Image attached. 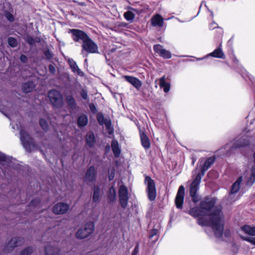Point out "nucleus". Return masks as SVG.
Listing matches in <instances>:
<instances>
[{
  "label": "nucleus",
  "instance_id": "f257e3e1",
  "mask_svg": "<svg viewBox=\"0 0 255 255\" xmlns=\"http://www.w3.org/2000/svg\"><path fill=\"white\" fill-rule=\"evenodd\" d=\"M217 201L215 197H206L202 200L200 203V207L206 213V216L210 217L209 219L205 218H199L197 220V223L201 226L211 227L213 230L215 236L217 238H221L223 236L224 229L225 221L224 214L220 208L214 209L212 213H210L211 210L214 207Z\"/></svg>",
  "mask_w": 255,
  "mask_h": 255
},
{
  "label": "nucleus",
  "instance_id": "f03ea898",
  "mask_svg": "<svg viewBox=\"0 0 255 255\" xmlns=\"http://www.w3.org/2000/svg\"><path fill=\"white\" fill-rule=\"evenodd\" d=\"M20 139L23 146L27 151L30 152L37 148L33 138L24 129H21L20 131Z\"/></svg>",
  "mask_w": 255,
  "mask_h": 255
},
{
  "label": "nucleus",
  "instance_id": "7ed1b4c3",
  "mask_svg": "<svg viewBox=\"0 0 255 255\" xmlns=\"http://www.w3.org/2000/svg\"><path fill=\"white\" fill-rule=\"evenodd\" d=\"M94 223L93 222L89 221L78 229L75 236L78 239H84L91 235L94 233Z\"/></svg>",
  "mask_w": 255,
  "mask_h": 255
},
{
  "label": "nucleus",
  "instance_id": "20e7f679",
  "mask_svg": "<svg viewBox=\"0 0 255 255\" xmlns=\"http://www.w3.org/2000/svg\"><path fill=\"white\" fill-rule=\"evenodd\" d=\"M144 183L147 185L146 192L147 194L148 198L150 201H153L155 199L156 197L155 182L150 177L146 176L144 179Z\"/></svg>",
  "mask_w": 255,
  "mask_h": 255
},
{
  "label": "nucleus",
  "instance_id": "39448f33",
  "mask_svg": "<svg viewBox=\"0 0 255 255\" xmlns=\"http://www.w3.org/2000/svg\"><path fill=\"white\" fill-rule=\"evenodd\" d=\"M201 178L200 175H197L190 186V195L191 197L192 201L195 203L198 202L200 200V197L197 192L199 188V186Z\"/></svg>",
  "mask_w": 255,
  "mask_h": 255
},
{
  "label": "nucleus",
  "instance_id": "423d86ee",
  "mask_svg": "<svg viewBox=\"0 0 255 255\" xmlns=\"http://www.w3.org/2000/svg\"><path fill=\"white\" fill-rule=\"evenodd\" d=\"M48 96L51 104L57 108L61 107L63 104V97L57 90L53 89L50 90Z\"/></svg>",
  "mask_w": 255,
  "mask_h": 255
},
{
  "label": "nucleus",
  "instance_id": "0eeeda50",
  "mask_svg": "<svg viewBox=\"0 0 255 255\" xmlns=\"http://www.w3.org/2000/svg\"><path fill=\"white\" fill-rule=\"evenodd\" d=\"M68 32L71 33V37L75 42H81L83 43L90 37L84 31L78 29H69Z\"/></svg>",
  "mask_w": 255,
  "mask_h": 255
},
{
  "label": "nucleus",
  "instance_id": "6e6552de",
  "mask_svg": "<svg viewBox=\"0 0 255 255\" xmlns=\"http://www.w3.org/2000/svg\"><path fill=\"white\" fill-rule=\"evenodd\" d=\"M119 202L123 209H126L128 204V196L127 187L124 185L120 186L119 191Z\"/></svg>",
  "mask_w": 255,
  "mask_h": 255
},
{
  "label": "nucleus",
  "instance_id": "1a4fd4ad",
  "mask_svg": "<svg viewBox=\"0 0 255 255\" xmlns=\"http://www.w3.org/2000/svg\"><path fill=\"white\" fill-rule=\"evenodd\" d=\"M82 49L89 53H99L97 44L90 37L82 45Z\"/></svg>",
  "mask_w": 255,
  "mask_h": 255
},
{
  "label": "nucleus",
  "instance_id": "9d476101",
  "mask_svg": "<svg viewBox=\"0 0 255 255\" xmlns=\"http://www.w3.org/2000/svg\"><path fill=\"white\" fill-rule=\"evenodd\" d=\"M97 175V173L95 167L94 166H91L85 173L84 181L87 184L93 183L96 180Z\"/></svg>",
  "mask_w": 255,
  "mask_h": 255
},
{
  "label": "nucleus",
  "instance_id": "9b49d317",
  "mask_svg": "<svg viewBox=\"0 0 255 255\" xmlns=\"http://www.w3.org/2000/svg\"><path fill=\"white\" fill-rule=\"evenodd\" d=\"M185 195V188L183 185L179 186L176 194L175 203L178 209L182 208Z\"/></svg>",
  "mask_w": 255,
  "mask_h": 255
},
{
  "label": "nucleus",
  "instance_id": "f8f14e48",
  "mask_svg": "<svg viewBox=\"0 0 255 255\" xmlns=\"http://www.w3.org/2000/svg\"><path fill=\"white\" fill-rule=\"evenodd\" d=\"M153 50L160 57L164 59H170L171 58L170 52L163 48V46L160 44H156L153 46Z\"/></svg>",
  "mask_w": 255,
  "mask_h": 255
},
{
  "label": "nucleus",
  "instance_id": "ddd939ff",
  "mask_svg": "<svg viewBox=\"0 0 255 255\" xmlns=\"http://www.w3.org/2000/svg\"><path fill=\"white\" fill-rule=\"evenodd\" d=\"M250 142L247 136H243L241 138L236 140L234 142L231 149L239 148L242 147L247 146L249 144Z\"/></svg>",
  "mask_w": 255,
  "mask_h": 255
},
{
  "label": "nucleus",
  "instance_id": "4468645a",
  "mask_svg": "<svg viewBox=\"0 0 255 255\" xmlns=\"http://www.w3.org/2000/svg\"><path fill=\"white\" fill-rule=\"evenodd\" d=\"M216 157L215 156L207 158L201 169V172L198 173L197 175H200L201 177H202L205 175V172L214 163Z\"/></svg>",
  "mask_w": 255,
  "mask_h": 255
},
{
  "label": "nucleus",
  "instance_id": "2eb2a0df",
  "mask_svg": "<svg viewBox=\"0 0 255 255\" xmlns=\"http://www.w3.org/2000/svg\"><path fill=\"white\" fill-rule=\"evenodd\" d=\"M67 63L73 73L82 77L84 75V72L80 70L76 61H75L73 59L68 58L67 60Z\"/></svg>",
  "mask_w": 255,
  "mask_h": 255
},
{
  "label": "nucleus",
  "instance_id": "dca6fc26",
  "mask_svg": "<svg viewBox=\"0 0 255 255\" xmlns=\"http://www.w3.org/2000/svg\"><path fill=\"white\" fill-rule=\"evenodd\" d=\"M54 244L55 243H53L45 247V255H60V249Z\"/></svg>",
  "mask_w": 255,
  "mask_h": 255
},
{
  "label": "nucleus",
  "instance_id": "f3484780",
  "mask_svg": "<svg viewBox=\"0 0 255 255\" xmlns=\"http://www.w3.org/2000/svg\"><path fill=\"white\" fill-rule=\"evenodd\" d=\"M24 242V238L22 237H15L12 238L7 244V247L12 250L16 247L21 246Z\"/></svg>",
  "mask_w": 255,
  "mask_h": 255
},
{
  "label": "nucleus",
  "instance_id": "a211bd4d",
  "mask_svg": "<svg viewBox=\"0 0 255 255\" xmlns=\"http://www.w3.org/2000/svg\"><path fill=\"white\" fill-rule=\"evenodd\" d=\"M97 119L99 125L103 126L105 125L107 129H109L111 127V121L110 120L105 119L104 114L102 112L97 113Z\"/></svg>",
  "mask_w": 255,
  "mask_h": 255
},
{
  "label": "nucleus",
  "instance_id": "6ab92c4d",
  "mask_svg": "<svg viewBox=\"0 0 255 255\" xmlns=\"http://www.w3.org/2000/svg\"><path fill=\"white\" fill-rule=\"evenodd\" d=\"M124 78L137 90L139 89L142 86L141 82L136 77L130 76H125Z\"/></svg>",
  "mask_w": 255,
  "mask_h": 255
},
{
  "label": "nucleus",
  "instance_id": "aec40b11",
  "mask_svg": "<svg viewBox=\"0 0 255 255\" xmlns=\"http://www.w3.org/2000/svg\"><path fill=\"white\" fill-rule=\"evenodd\" d=\"M188 213L194 218L206 216V213L204 212L203 210L200 207V206L199 207H194L191 208L189 211Z\"/></svg>",
  "mask_w": 255,
  "mask_h": 255
},
{
  "label": "nucleus",
  "instance_id": "412c9836",
  "mask_svg": "<svg viewBox=\"0 0 255 255\" xmlns=\"http://www.w3.org/2000/svg\"><path fill=\"white\" fill-rule=\"evenodd\" d=\"M151 23L154 27H161L163 25L164 19L160 14H156L151 18Z\"/></svg>",
  "mask_w": 255,
  "mask_h": 255
},
{
  "label": "nucleus",
  "instance_id": "4be33fe9",
  "mask_svg": "<svg viewBox=\"0 0 255 255\" xmlns=\"http://www.w3.org/2000/svg\"><path fill=\"white\" fill-rule=\"evenodd\" d=\"M140 137L142 146L145 149H149L150 147V143L146 134L143 131H140Z\"/></svg>",
  "mask_w": 255,
  "mask_h": 255
},
{
  "label": "nucleus",
  "instance_id": "5701e85b",
  "mask_svg": "<svg viewBox=\"0 0 255 255\" xmlns=\"http://www.w3.org/2000/svg\"><path fill=\"white\" fill-rule=\"evenodd\" d=\"M35 87V85L32 81H28L22 85V91L24 93L31 92Z\"/></svg>",
  "mask_w": 255,
  "mask_h": 255
},
{
  "label": "nucleus",
  "instance_id": "b1692460",
  "mask_svg": "<svg viewBox=\"0 0 255 255\" xmlns=\"http://www.w3.org/2000/svg\"><path fill=\"white\" fill-rule=\"evenodd\" d=\"M88 123V117L85 115L82 114L79 116L77 120V126L79 128H82L85 127Z\"/></svg>",
  "mask_w": 255,
  "mask_h": 255
},
{
  "label": "nucleus",
  "instance_id": "393cba45",
  "mask_svg": "<svg viewBox=\"0 0 255 255\" xmlns=\"http://www.w3.org/2000/svg\"><path fill=\"white\" fill-rule=\"evenodd\" d=\"M101 190L99 186H95L93 188V202L99 203L100 200Z\"/></svg>",
  "mask_w": 255,
  "mask_h": 255
},
{
  "label": "nucleus",
  "instance_id": "a878e982",
  "mask_svg": "<svg viewBox=\"0 0 255 255\" xmlns=\"http://www.w3.org/2000/svg\"><path fill=\"white\" fill-rule=\"evenodd\" d=\"M111 147L115 156L116 157H119L121 154V149L119 148V143L117 140H112Z\"/></svg>",
  "mask_w": 255,
  "mask_h": 255
},
{
  "label": "nucleus",
  "instance_id": "bb28decb",
  "mask_svg": "<svg viewBox=\"0 0 255 255\" xmlns=\"http://www.w3.org/2000/svg\"><path fill=\"white\" fill-rule=\"evenodd\" d=\"M241 229L249 235L255 236V226L251 227L249 225H245L241 226Z\"/></svg>",
  "mask_w": 255,
  "mask_h": 255
},
{
  "label": "nucleus",
  "instance_id": "cd10ccee",
  "mask_svg": "<svg viewBox=\"0 0 255 255\" xmlns=\"http://www.w3.org/2000/svg\"><path fill=\"white\" fill-rule=\"evenodd\" d=\"M242 182V177H239L237 180L232 185L230 191V194H234L237 193L240 188V184Z\"/></svg>",
  "mask_w": 255,
  "mask_h": 255
},
{
  "label": "nucleus",
  "instance_id": "c85d7f7f",
  "mask_svg": "<svg viewBox=\"0 0 255 255\" xmlns=\"http://www.w3.org/2000/svg\"><path fill=\"white\" fill-rule=\"evenodd\" d=\"M95 138L93 132H89L86 135V142L89 147L94 146L95 143Z\"/></svg>",
  "mask_w": 255,
  "mask_h": 255
},
{
  "label": "nucleus",
  "instance_id": "c756f323",
  "mask_svg": "<svg viewBox=\"0 0 255 255\" xmlns=\"http://www.w3.org/2000/svg\"><path fill=\"white\" fill-rule=\"evenodd\" d=\"M53 212L55 214H64V203L60 202L56 204L53 207Z\"/></svg>",
  "mask_w": 255,
  "mask_h": 255
},
{
  "label": "nucleus",
  "instance_id": "7c9ffc66",
  "mask_svg": "<svg viewBox=\"0 0 255 255\" xmlns=\"http://www.w3.org/2000/svg\"><path fill=\"white\" fill-rule=\"evenodd\" d=\"M66 101L69 108L72 110H75L77 108L76 101L72 96L69 95L66 97Z\"/></svg>",
  "mask_w": 255,
  "mask_h": 255
},
{
  "label": "nucleus",
  "instance_id": "2f4dec72",
  "mask_svg": "<svg viewBox=\"0 0 255 255\" xmlns=\"http://www.w3.org/2000/svg\"><path fill=\"white\" fill-rule=\"evenodd\" d=\"M116 190L113 186H111L108 192V200L109 203H113L116 200Z\"/></svg>",
  "mask_w": 255,
  "mask_h": 255
},
{
  "label": "nucleus",
  "instance_id": "473e14b6",
  "mask_svg": "<svg viewBox=\"0 0 255 255\" xmlns=\"http://www.w3.org/2000/svg\"><path fill=\"white\" fill-rule=\"evenodd\" d=\"M159 86L160 87L163 88V91L165 93H167L169 92L170 88V84L165 82V76L160 78Z\"/></svg>",
  "mask_w": 255,
  "mask_h": 255
},
{
  "label": "nucleus",
  "instance_id": "72a5a7b5",
  "mask_svg": "<svg viewBox=\"0 0 255 255\" xmlns=\"http://www.w3.org/2000/svg\"><path fill=\"white\" fill-rule=\"evenodd\" d=\"M210 55L212 57L222 58L223 59H224L226 58L225 54L220 47L215 49L213 52L211 53Z\"/></svg>",
  "mask_w": 255,
  "mask_h": 255
},
{
  "label": "nucleus",
  "instance_id": "f704fd0d",
  "mask_svg": "<svg viewBox=\"0 0 255 255\" xmlns=\"http://www.w3.org/2000/svg\"><path fill=\"white\" fill-rule=\"evenodd\" d=\"M12 159L11 156H6L4 153L0 151V163L3 164L4 162L6 163H9Z\"/></svg>",
  "mask_w": 255,
  "mask_h": 255
},
{
  "label": "nucleus",
  "instance_id": "c9c22d12",
  "mask_svg": "<svg viewBox=\"0 0 255 255\" xmlns=\"http://www.w3.org/2000/svg\"><path fill=\"white\" fill-rule=\"evenodd\" d=\"M124 16L127 21L131 22L134 19L135 14L132 11L128 10L124 13Z\"/></svg>",
  "mask_w": 255,
  "mask_h": 255
},
{
  "label": "nucleus",
  "instance_id": "e433bc0d",
  "mask_svg": "<svg viewBox=\"0 0 255 255\" xmlns=\"http://www.w3.org/2000/svg\"><path fill=\"white\" fill-rule=\"evenodd\" d=\"M255 181V168L252 167V173L248 179L247 184L249 186H252Z\"/></svg>",
  "mask_w": 255,
  "mask_h": 255
},
{
  "label": "nucleus",
  "instance_id": "4c0bfd02",
  "mask_svg": "<svg viewBox=\"0 0 255 255\" xmlns=\"http://www.w3.org/2000/svg\"><path fill=\"white\" fill-rule=\"evenodd\" d=\"M33 252V248L32 247H28L23 249L20 253L19 255H31Z\"/></svg>",
  "mask_w": 255,
  "mask_h": 255
},
{
  "label": "nucleus",
  "instance_id": "58836bf2",
  "mask_svg": "<svg viewBox=\"0 0 255 255\" xmlns=\"http://www.w3.org/2000/svg\"><path fill=\"white\" fill-rule=\"evenodd\" d=\"M7 43L10 47L13 48L16 47L17 45V41L16 39L13 37H9L8 38Z\"/></svg>",
  "mask_w": 255,
  "mask_h": 255
},
{
  "label": "nucleus",
  "instance_id": "ea45409f",
  "mask_svg": "<svg viewBox=\"0 0 255 255\" xmlns=\"http://www.w3.org/2000/svg\"><path fill=\"white\" fill-rule=\"evenodd\" d=\"M240 237L242 240L246 241L254 245H255V238L245 237L243 235H240Z\"/></svg>",
  "mask_w": 255,
  "mask_h": 255
},
{
  "label": "nucleus",
  "instance_id": "a19ab883",
  "mask_svg": "<svg viewBox=\"0 0 255 255\" xmlns=\"http://www.w3.org/2000/svg\"><path fill=\"white\" fill-rule=\"evenodd\" d=\"M39 124L43 130L45 131L47 130L48 128V124L47 122L45 120L43 119H40Z\"/></svg>",
  "mask_w": 255,
  "mask_h": 255
},
{
  "label": "nucleus",
  "instance_id": "79ce46f5",
  "mask_svg": "<svg viewBox=\"0 0 255 255\" xmlns=\"http://www.w3.org/2000/svg\"><path fill=\"white\" fill-rule=\"evenodd\" d=\"M4 13V16L8 21L10 22H13L14 20V17L10 12L5 11Z\"/></svg>",
  "mask_w": 255,
  "mask_h": 255
},
{
  "label": "nucleus",
  "instance_id": "37998d69",
  "mask_svg": "<svg viewBox=\"0 0 255 255\" xmlns=\"http://www.w3.org/2000/svg\"><path fill=\"white\" fill-rule=\"evenodd\" d=\"M43 53L47 59L49 60L53 58V54L50 52L49 49H45Z\"/></svg>",
  "mask_w": 255,
  "mask_h": 255
},
{
  "label": "nucleus",
  "instance_id": "c03bdc74",
  "mask_svg": "<svg viewBox=\"0 0 255 255\" xmlns=\"http://www.w3.org/2000/svg\"><path fill=\"white\" fill-rule=\"evenodd\" d=\"M25 41L30 46H34L35 45L34 39L30 35H27L25 38Z\"/></svg>",
  "mask_w": 255,
  "mask_h": 255
},
{
  "label": "nucleus",
  "instance_id": "a18cd8bd",
  "mask_svg": "<svg viewBox=\"0 0 255 255\" xmlns=\"http://www.w3.org/2000/svg\"><path fill=\"white\" fill-rule=\"evenodd\" d=\"M115 175V169L113 168L110 171H109L108 179L110 181L113 180Z\"/></svg>",
  "mask_w": 255,
  "mask_h": 255
},
{
  "label": "nucleus",
  "instance_id": "49530a36",
  "mask_svg": "<svg viewBox=\"0 0 255 255\" xmlns=\"http://www.w3.org/2000/svg\"><path fill=\"white\" fill-rule=\"evenodd\" d=\"M80 95H81V96L82 97V98L84 100H88V93H87V91L86 90L84 89H82V90L80 92Z\"/></svg>",
  "mask_w": 255,
  "mask_h": 255
},
{
  "label": "nucleus",
  "instance_id": "de8ad7c7",
  "mask_svg": "<svg viewBox=\"0 0 255 255\" xmlns=\"http://www.w3.org/2000/svg\"><path fill=\"white\" fill-rule=\"evenodd\" d=\"M89 108L91 111V112L94 114H95L96 113H97L98 112V110H97V109L96 107V106L93 104V103H91L89 105Z\"/></svg>",
  "mask_w": 255,
  "mask_h": 255
},
{
  "label": "nucleus",
  "instance_id": "09e8293b",
  "mask_svg": "<svg viewBox=\"0 0 255 255\" xmlns=\"http://www.w3.org/2000/svg\"><path fill=\"white\" fill-rule=\"evenodd\" d=\"M158 233V230L155 229H152L149 234V238L150 239H151L153 237H154L155 235H156Z\"/></svg>",
  "mask_w": 255,
  "mask_h": 255
},
{
  "label": "nucleus",
  "instance_id": "8fccbe9b",
  "mask_svg": "<svg viewBox=\"0 0 255 255\" xmlns=\"http://www.w3.org/2000/svg\"><path fill=\"white\" fill-rule=\"evenodd\" d=\"M65 78H66L68 81L71 82H74L76 81V79L74 77L71 78L68 73H65Z\"/></svg>",
  "mask_w": 255,
  "mask_h": 255
},
{
  "label": "nucleus",
  "instance_id": "3c124183",
  "mask_svg": "<svg viewBox=\"0 0 255 255\" xmlns=\"http://www.w3.org/2000/svg\"><path fill=\"white\" fill-rule=\"evenodd\" d=\"M39 203L40 201L39 199H35L31 201V202L29 203V205L32 206H36L39 204Z\"/></svg>",
  "mask_w": 255,
  "mask_h": 255
},
{
  "label": "nucleus",
  "instance_id": "603ef678",
  "mask_svg": "<svg viewBox=\"0 0 255 255\" xmlns=\"http://www.w3.org/2000/svg\"><path fill=\"white\" fill-rule=\"evenodd\" d=\"M139 252V245L137 244L134 249V250L131 255H136Z\"/></svg>",
  "mask_w": 255,
  "mask_h": 255
},
{
  "label": "nucleus",
  "instance_id": "864d4df0",
  "mask_svg": "<svg viewBox=\"0 0 255 255\" xmlns=\"http://www.w3.org/2000/svg\"><path fill=\"white\" fill-rule=\"evenodd\" d=\"M27 60H28L27 57L25 55L22 54L20 55V60L22 63H26L27 61Z\"/></svg>",
  "mask_w": 255,
  "mask_h": 255
},
{
  "label": "nucleus",
  "instance_id": "5fc2aeb1",
  "mask_svg": "<svg viewBox=\"0 0 255 255\" xmlns=\"http://www.w3.org/2000/svg\"><path fill=\"white\" fill-rule=\"evenodd\" d=\"M48 68H49V71L52 74L55 73L56 70H55V67L53 65L50 64L48 66Z\"/></svg>",
  "mask_w": 255,
  "mask_h": 255
},
{
  "label": "nucleus",
  "instance_id": "6e6d98bb",
  "mask_svg": "<svg viewBox=\"0 0 255 255\" xmlns=\"http://www.w3.org/2000/svg\"><path fill=\"white\" fill-rule=\"evenodd\" d=\"M128 25V24L126 22H121L119 25L120 27H126Z\"/></svg>",
  "mask_w": 255,
  "mask_h": 255
},
{
  "label": "nucleus",
  "instance_id": "4d7b16f0",
  "mask_svg": "<svg viewBox=\"0 0 255 255\" xmlns=\"http://www.w3.org/2000/svg\"><path fill=\"white\" fill-rule=\"evenodd\" d=\"M216 25H217V23H213L210 24V28L213 29L215 28L216 27H217Z\"/></svg>",
  "mask_w": 255,
  "mask_h": 255
},
{
  "label": "nucleus",
  "instance_id": "13d9d810",
  "mask_svg": "<svg viewBox=\"0 0 255 255\" xmlns=\"http://www.w3.org/2000/svg\"><path fill=\"white\" fill-rule=\"evenodd\" d=\"M224 234L226 237H229L230 236V231L228 230H226L224 232Z\"/></svg>",
  "mask_w": 255,
  "mask_h": 255
},
{
  "label": "nucleus",
  "instance_id": "bf43d9fd",
  "mask_svg": "<svg viewBox=\"0 0 255 255\" xmlns=\"http://www.w3.org/2000/svg\"><path fill=\"white\" fill-rule=\"evenodd\" d=\"M128 9H130V10H132V11H133L134 12H136L137 13L138 12V10L137 9L134 8H133L132 7H129Z\"/></svg>",
  "mask_w": 255,
  "mask_h": 255
},
{
  "label": "nucleus",
  "instance_id": "052dcab7",
  "mask_svg": "<svg viewBox=\"0 0 255 255\" xmlns=\"http://www.w3.org/2000/svg\"><path fill=\"white\" fill-rule=\"evenodd\" d=\"M69 209V206L68 204L65 203V213H66Z\"/></svg>",
  "mask_w": 255,
  "mask_h": 255
},
{
  "label": "nucleus",
  "instance_id": "680f3d73",
  "mask_svg": "<svg viewBox=\"0 0 255 255\" xmlns=\"http://www.w3.org/2000/svg\"><path fill=\"white\" fill-rule=\"evenodd\" d=\"M253 157H254V165L253 166V167L255 168V151L253 154Z\"/></svg>",
  "mask_w": 255,
  "mask_h": 255
},
{
  "label": "nucleus",
  "instance_id": "e2e57ef3",
  "mask_svg": "<svg viewBox=\"0 0 255 255\" xmlns=\"http://www.w3.org/2000/svg\"><path fill=\"white\" fill-rule=\"evenodd\" d=\"M35 40V42H40L41 40H40V38H39V37H36L35 38V39H34Z\"/></svg>",
  "mask_w": 255,
  "mask_h": 255
},
{
  "label": "nucleus",
  "instance_id": "0e129e2a",
  "mask_svg": "<svg viewBox=\"0 0 255 255\" xmlns=\"http://www.w3.org/2000/svg\"><path fill=\"white\" fill-rule=\"evenodd\" d=\"M61 164H62V166H63L64 163H63V161L62 159L61 160Z\"/></svg>",
  "mask_w": 255,
  "mask_h": 255
},
{
  "label": "nucleus",
  "instance_id": "69168bd1",
  "mask_svg": "<svg viewBox=\"0 0 255 255\" xmlns=\"http://www.w3.org/2000/svg\"><path fill=\"white\" fill-rule=\"evenodd\" d=\"M211 16L213 17V11H211Z\"/></svg>",
  "mask_w": 255,
  "mask_h": 255
},
{
  "label": "nucleus",
  "instance_id": "338daca9",
  "mask_svg": "<svg viewBox=\"0 0 255 255\" xmlns=\"http://www.w3.org/2000/svg\"><path fill=\"white\" fill-rule=\"evenodd\" d=\"M195 160H193V164L194 163Z\"/></svg>",
  "mask_w": 255,
  "mask_h": 255
},
{
  "label": "nucleus",
  "instance_id": "774afa93",
  "mask_svg": "<svg viewBox=\"0 0 255 255\" xmlns=\"http://www.w3.org/2000/svg\"><path fill=\"white\" fill-rule=\"evenodd\" d=\"M195 160H193V164L194 163Z\"/></svg>",
  "mask_w": 255,
  "mask_h": 255
}]
</instances>
